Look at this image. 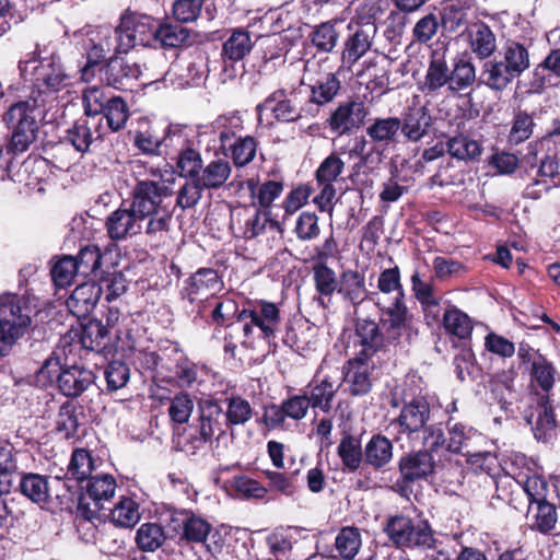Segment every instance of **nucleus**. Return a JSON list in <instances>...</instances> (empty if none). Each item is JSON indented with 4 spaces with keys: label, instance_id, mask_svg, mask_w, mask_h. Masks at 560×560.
<instances>
[{
    "label": "nucleus",
    "instance_id": "72a5a7b5",
    "mask_svg": "<svg viewBox=\"0 0 560 560\" xmlns=\"http://www.w3.org/2000/svg\"><path fill=\"white\" fill-rule=\"evenodd\" d=\"M246 186L250 192L254 203H257L261 209H269L272 202L282 194L283 182L268 179L262 183L254 178L246 180Z\"/></svg>",
    "mask_w": 560,
    "mask_h": 560
},
{
    "label": "nucleus",
    "instance_id": "c03bdc74",
    "mask_svg": "<svg viewBox=\"0 0 560 560\" xmlns=\"http://www.w3.org/2000/svg\"><path fill=\"white\" fill-rule=\"evenodd\" d=\"M442 325L447 334L458 339L470 338L474 328L470 317L457 307L443 313Z\"/></svg>",
    "mask_w": 560,
    "mask_h": 560
},
{
    "label": "nucleus",
    "instance_id": "6e6d98bb",
    "mask_svg": "<svg viewBox=\"0 0 560 560\" xmlns=\"http://www.w3.org/2000/svg\"><path fill=\"white\" fill-rule=\"evenodd\" d=\"M535 122L530 114L525 110H518L515 113L510 133L508 136V142L511 145H517L528 140L534 131Z\"/></svg>",
    "mask_w": 560,
    "mask_h": 560
},
{
    "label": "nucleus",
    "instance_id": "58836bf2",
    "mask_svg": "<svg viewBox=\"0 0 560 560\" xmlns=\"http://www.w3.org/2000/svg\"><path fill=\"white\" fill-rule=\"evenodd\" d=\"M311 98L310 103L316 105H325L330 103L341 89V82L338 75L334 72H326L319 75L313 83L310 84Z\"/></svg>",
    "mask_w": 560,
    "mask_h": 560
},
{
    "label": "nucleus",
    "instance_id": "8fccbe9b",
    "mask_svg": "<svg viewBox=\"0 0 560 560\" xmlns=\"http://www.w3.org/2000/svg\"><path fill=\"white\" fill-rule=\"evenodd\" d=\"M296 542L289 530H275L266 538L269 552L276 560H291L293 545Z\"/></svg>",
    "mask_w": 560,
    "mask_h": 560
},
{
    "label": "nucleus",
    "instance_id": "1a4fd4ad",
    "mask_svg": "<svg viewBox=\"0 0 560 560\" xmlns=\"http://www.w3.org/2000/svg\"><path fill=\"white\" fill-rule=\"evenodd\" d=\"M237 322H245L243 332L245 337L253 334V326L261 331L264 338L269 339L275 336L281 324V314L277 304L257 300L252 306L241 311Z\"/></svg>",
    "mask_w": 560,
    "mask_h": 560
},
{
    "label": "nucleus",
    "instance_id": "864d4df0",
    "mask_svg": "<svg viewBox=\"0 0 560 560\" xmlns=\"http://www.w3.org/2000/svg\"><path fill=\"white\" fill-rule=\"evenodd\" d=\"M218 138L222 149H226L232 139L240 137L243 131V119L236 114L219 116L214 121Z\"/></svg>",
    "mask_w": 560,
    "mask_h": 560
},
{
    "label": "nucleus",
    "instance_id": "4c0bfd02",
    "mask_svg": "<svg viewBox=\"0 0 560 560\" xmlns=\"http://www.w3.org/2000/svg\"><path fill=\"white\" fill-rule=\"evenodd\" d=\"M337 454L342 463L345 471H357L364 457L360 438L353 436L349 433L343 434L337 447Z\"/></svg>",
    "mask_w": 560,
    "mask_h": 560
},
{
    "label": "nucleus",
    "instance_id": "5701e85b",
    "mask_svg": "<svg viewBox=\"0 0 560 560\" xmlns=\"http://www.w3.org/2000/svg\"><path fill=\"white\" fill-rule=\"evenodd\" d=\"M425 50L430 57V65L422 89L427 88L429 91H436L446 83L451 84V74L445 61L447 51L446 45L436 42L435 47H433V45H427Z\"/></svg>",
    "mask_w": 560,
    "mask_h": 560
},
{
    "label": "nucleus",
    "instance_id": "6e6552de",
    "mask_svg": "<svg viewBox=\"0 0 560 560\" xmlns=\"http://www.w3.org/2000/svg\"><path fill=\"white\" fill-rule=\"evenodd\" d=\"M159 20L153 16L125 10L118 21V30L121 34L127 52L136 46L153 47Z\"/></svg>",
    "mask_w": 560,
    "mask_h": 560
},
{
    "label": "nucleus",
    "instance_id": "4be33fe9",
    "mask_svg": "<svg viewBox=\"0 0 560 560\" xmlns=\"http://www.w3.org/2000/svg\"><path fill=\"white\" fill-rule=\"evenodd\" d=\"M103 118L83 117L67 130V140L78 152L86 153L91 144L103 137Z\"/></svg>",
    "mask_w": 560,
    "mask_h": 560
},
{
    "label": "nucleus",
    "instance_id": "e433bc0d",
    "mask_svg": "<svg viewBox=\"0 0 560 560\" xmlns=\"http://www.w3.org/2000/svg\"><path fill=\"white\" fill-rule=\"evenodd\" d=\"M338 293L353 305L360 304L368 295L364 276L357 270L342 271Z\"/></svg>",
    "mask_w": 560,
    "mask_h": 560
},
{
    "label": "nucleus",
    "instance_id": "2f4dec72",
    "mask_svg": "<svg viewBox=\"0 0 560 560\" xmlns=\"http://www.w3.org/2000/svg\"><path fill=\"white\" fill-rule=\"evenodd\" d=\"M34 77L38 85H43L49 91L61 90L67 85L68 80L61 65L56 62L54 57L40 61L34 70Z\"/></svg>",
    "mask_w": 560,
    "mask_h": 560
},
{
    "label": "nucleus",
    "instance_id": "0e129e2a",
    "mask_svg": "<svg viewBox=\"0 0 560 560\" xmlns=\"http://www.w3.org/2000/svg\"><path fill=\"white\" fill-rule=\"evenodd\" d=\"M336 549L343 559H353L361 546V535L355 527H343L336 537Z\"/></svg>",
    "mask_w": 560,
    "mask_h": 560
},
{
    "label": "nucleus",
    "instance_id": "e2e57ef3",
    "mask_svg": "<svg viewBox=\"0 0 560 560\" xmlns=\"http://www.w3.org/2000/svg\"><path fill=\"white\" fill-rule=\"evenodd\" d=\"M422 547L428 550L425 560H453L443 541L434 538L427 520H422Z\"/></svg>",
    "mask_w": 560,
    "mask_h": 560
},
{
    "label": "nucleus",
    "instance_id": "680f3d73",
    "mask_svg": "<svg viewBox=\"0 0 560 560\" xmlns=\"http://www.w3.org/2000/svg\"><path fill=\"white\" fill-rule=\"evenodd\" d=\"M109 98L103 88L96 85L86 88L82 96L85 116L101 118L100 115L108 105Z\"/></svg>",
    "mask_w": 560,
    "mask_h": 560
},
{
    "label": "nucleus",
    "instance_id": "7ed1b4c3",
    "mask_svg": "<svg viewBox=\"0 0 560 560\" xmlns=\"http://www.w3.org/2000/svg\"><path fill=\"white\" fill-rule=\"evenodd\" d=\"M168 188L154 180H138L132 187L130 207L144 221V233L158 237L168 232L172 214L163 207V198L170 196Z\"/></svg>",
    "mask_w": 560,
    "mask_h": 560
},
{
    "label": "nucleus",
    "instance_id": "de8ad7c7",
    "mask_svg": "<svg viewBox=\"0 0 560 560\" xmlns=\"http://www.w3.org/2000/svg\"><path fill=\"white\" fill-rule=\"evenodd\" d=\"M450 74L451 88L454 90H464L472 85L476 80V70L471 57L467 52L458 56L454 60V67Z\"/></svg>",
    "mask_w": 560,
    "mask_h": 560
},
{
    "label": "nucleus",
    "instance_id": "13d9d810",
    "mask_svg": "<svg viewBox=\"0 0 560 560\" xmlns=\"http://www.w3.org/2000/svg\"><path fill=\"white\" fill-rule=\"evenodd\" d=\"M74 262L80 276L86 278L95 275L102 265L100 248L95 245H86L74 257Z\"/></svg>",
    "mask_w": 560,
    "mask_h": 560
},
{
    "label": "nucleus",
    "instance_id": "338daca9",
    "mask_svg": "<svg viewBox=\"0 0 560 560\" xmlns=\"http://www.w3.org/2000/svg\"><path fill=\"white\" fill-rule=\"evenodd\" d=\"M226 401L228 408L224 418L228 424H244L252 418L253 409L246 399L240 396H232L226 398Z\"/></svg>",
    "mask_w": 560,
    "mask_h": 560
},
{
    "label": "nucleus",
    "instance_id": "69168bd1",
    "mask_svg": "<svg viewBox=\"0 0 560 560\" xmlns=\"http://www.w3.org/2000/svg\"><path fill=\"white\" fill-rule=\"evenodd\" d=\"M177 167L180 172V176L186 178H199L203 167L200 153L190 147L180 150L177 159Z\"/></svg>",
    "mask_w": 560,
    "mask_h": 560
},
{
    "label": "nucleus",
    "instance_id": "09e8293b",
    "mask_svg": "<svg viewBox=\"0 0 560 560\" xmlns=\"http://www.w3.org/2000/svg\"><path fill=\"white\" fill-rule=\"evenodd\" d=\"M446 145L451 156L463 161L478 160L482 152V148L478 141L469 139L464 135L450 138L446 141Z\"/></svg>",
    "mask_w": 560,
    "mask_h": 560
},
{
    "label": "nucleus",
    "instance_id": "a19ab883",
    "mask_svg": "<svg viewBox=\"0 0 560 560\" xmlns=\"http://www.w3.org/2000/svg\"><path fill=\"white\" fill-rule=\"evenodd\" d=\"M258 141L253 136L237 137L226 147V155L231 158L235 167H244L256 158Z\"/></svg>",
    "mask_w": 560,
    "mask_h": 560
},
{
    "label": "nucleus",
    "instance_id": "052dcab7",
    "mask_svg": "<svg viewBox=\"0 0 560 560\" xmlns=\"http://www.w3.org/2000/svg\"><path fill=\"white\" fill-rule=\"evenodd\" d=\"M350 155L360 158L357 164L358 168L373 170L378 166L383 161V152L377 147L373 145L368 149V141L365 138H357L353 148L350 150Z\"/></svg>",
    "mask_w": 560,
    "mask_h": 560
},
{
    "label": "nucleus",
    "instance_id": "f3484780",
    "mask_svg": "<svg viewBox=\"0 0 560 560\" xmlns=\"http://www.w3.org/2000/svg\"><path fill=\"white\" fill-rule=\"evenodd\" d=\"M462 36L479 60H487L497 50V36L483 21L467 23Z\"/></svg>",
    "mask_w": 560,
    "mask_h": 560
},
{
    "label": "nucleus",
    "instance_id": "774afa93",
    "mask_svg": "<svg viewBox=\"0 0 560 560\" xmlns=\"http://www.w3.org/2000/svg\"><path fill=\"white\" fill-rule=\"evenodd\" d=\"M75 276H80L73 256L59 258L51 268V278L58 288L70 285Z\"/></svg>",
    "mask_w": 560,
    "mask_h": 560
},
{
    "label": "nucleus",
    "instance_id": "423d86ee",
    "mask_svg": "<svg viewBox=\"0 0 560 560\" xmlns=\"http://www.w3.org/2000/svg\"><path fill=\"white\" fill-rule=\"evenodd\" d=\"M85 50L86 63L81 69L82 79L88 81L94 75L93 68L109 58H116L126 55L127 49L124 44L118 25L98 26L86 33L83 44Z\"/></svg>",
    "mask_w": 560,
    "mask_h": 560
},
{
    "label": "nucleus",
    "instance_id": "f8f14e48",
    "mask_svg": "<svg viewBox=\"0 0 560 560\" xmlns=\"http://www.w3.org/2000/svg\"><path fill=\"white\" fill-rule=\"evenodd\" d=\"M80 342L86 350L97 353L110 354L113 352H126L135 349V341H121L117 336V341L112 343L108 328L101 320H89L81 330Z\"/></svg>",
    "mask_w": 560,
    "mask_h": 560
},
{
    "label": "nucleus",
    "instance_id": "cd10ccee",
    "mask_svg": "<svg viewBox=\"0 0 560 560\" xmlns=\"http://www.w3.org/2000/svg\"><path fill=\"white\" fill-rule=\"evenodd\" d=\"M293 95V91L288 92L284 89H279L266 98L265 104L267 106L275 103V105L271 106V112L277 120L293 122L304 117V109L298 106L294 97H290Z\"/></svg>",
    "mask_w": 560,
    "mask_h": 560
},
{
    "label": "nucleus",
    "instance_id": "9b49d317",
    "mask_svg": "<svg viewBox=\"0 0 560 560\" xmlns=\"http://www.w3.org/2000/svg\"><path fill=\"white\" fill-rule=\"evenodd\" d=\"M552 387H530V396L535 409L536 419L533 421L534 412L526 417L527 422L532 425L534 436L538 441L547 442L551 439L557 428L556 415L550 402L549 392Z\"/></svg>",
    "mask_w": 560,
    "mask_h": 560
},
{
    "label": "nucleus",
    "instance_id": "a878e982",
    "mask_svg": "<svg viewBox=\"0 0 560 560\" xmlns=\"http://www.w3.org/2000/svg\"><path fill=\"white\" fill-rule=\"evenodd\" d=\"M384 532L397 548H415L420 545V527H416L407 516H390Z\"/></svg>",
    "mask_w": 560,
    "mask_h": 560
},
{
    "label": "nucleus",
    "instance_id": "2eb2a0df",
    "mask_svg": "<svg viewBox=\"0 0 560 560\" xmlns=\"http://www.w3.org/2000/svg\"><path fill=\"white\" fill-rule=\"evenodd\" d=\"M368 115L366 106L358 100L339 104L328 118L329 128L338 135L350 133L359 129Z\"/></svg>",
    "mask_w": 560,
    "mask_h": 560
},
{
    "label": "nucleus",
    "instance_id": "b1692460",
    "mask_svg": "<svg viewBox=\"0 0 560 560\" xmlns=\"http://www.w3.org/2000/svg\"><path fill=\"white\" fill-rule=\"evenodd\" d=\"M116 487V480L109 474L91 476L85 486V492L79 494L78 508L88 510L86 498H89L94 502L96 510L104 509L103 501H108L114 497Z\"/></svg>",
    "mask_w": 560,
    "mask_h": 560
},
{
    "label": "nucleus",
    "instance_id": "a18cd8bd",
    "mask_svg": "<svg viewBox=\"0 0 560 560\" xmlns=\"http://www.w3.org/2000/svg\"><path fill=\"white\" fill-rule=\"evenodd\" d=\"M253 48L250 33L248 31L236 28L230 37L223 43L222 56L234 61H243Z\"/></svg>",
    "mask_w": 560,
    "mask_h": 560
},
{
    "label": "nucleus",
    "instance_id": "dca6fc26",
    "mask_svg": "<svg viewBox=\"0 0 560 560\" xmlns=\"http://www.w3.org/2000/svg\"><path fill=\"white\" fill-rule=\"evenodd\" d=\"M68 400L59 407L55 430L66 440L78 436L80 422L78 418V406L73 399L80 397L88 387H58Z\"/></svg>",
    "mask_w": 560,
    "mask_h": 560
},
{
    "label": "nucleus",
    "instance_id": "603ef678",
    "mask_svg": "<svg viewBox=\"0 0 560 560\" xmlns=\"http://www.w3.org/2000/svg\"><path fill=\"white\" fill-rule=\"evenodd\" d=\"M176 376L179 381L199 385L206 383H213L214 375L206 365H198L189 360H183L176 365Z\"/></svg>",
    "mask_w": 560,
    "mask_h": 560
},
{
    "label": "nucleus",
    "instance_id": "79ce46f5",
    "mask_svg": "<svg viewBox=\"0 0 560 560\" xmlns=\"http://www.w3.org/2000/svg\"><path fill=\"white\" fill-rule=\"evenodd\" d=\"M470 9V0H448L439 12L441 26L444 31L456 32L466 23L467 11Z\"/></svg>",
    "mask_w": 560,
    "mask_h": 560
},
{
    "label": "nucleus",
    "instance_id": "ea45409f",
    "mask_svg": "<svg viewBox=\"0 0 560 560\" xmlns=\"http://www.w3.org/2000/svg\"><path fill=\"white\" fill-rule=\"evenodd\" d=\"M231 173L232 166L228 160L215 159L202 167L198 179L206 189H219L230 178Z\"/></svg>",
    "mask_w": 560,
    "mask_h": 560
},
{
    "label": "nucleus",
    "instance_id": "37998d69",
    "mask_svg": "<svg viewBox=\"0 0 560 560\" xmlns=\"http://www.w3.org/2000/svg\"><path fill=\"white\" fill-rule=\"evenodd\" d=\"M155 37L153 47L159 45L163 48H176L189 40L190 32L182 25L159 21Z\"/></svg>",
    "mask_w": 560,
    "mask_h": 560
},
{
    "label": "nucleus",
    "instance_id": "bf43d9fd",
    "mask_svg": "<svg viewBox=\"0 0 560 560\" xmlns=\"http://www.w3.org/2000/svg\"><path fill=\"white\" fill-rule=\"evenodd\" d=\"M532 382L537 385H553L556 382L557 370L553 364L538 351H535L532 364L527 368Z\"/></svg>",
    "mask_w": 560,
    "mask_h": 560
},
{
    "label": "nucleus",
    "instance_id": "4d7b16f0",
    "mask_svg": "<svg viewBox=\"0 0 560 560\" xmlns=\"http://www.w3.org/2000/svg\"><path fill=\"white\" fill-rule=\"evenodd\" d=\"M102 114H104L108 128L112 131H119L128 120L129 109L122 97L113 96Z\"/></svg>",
    "mask_w": 560,
    "mask_h": 560
},
{
    "label": "nucleus",
    "instance_id": "c9c22d12",
    "mask_svg": "<svg viewBox=\"0 0 560 560\" xmlns=\"http://www.w3.org/2000/svg\"><path fill=\"white\" fill-rule=\"evenodd\" d=\"M500 59L505 67L517 78L529 68V52L527 47L516 40L509 39L504 44Z\"/></svg>",
    "mask_w": 560,
    "mask_h": 560
},
{
    "label": "nucleus",
    "instance_id": "a211bd4d",
    "mask_svg": "<svg viewBox=\"0 0 560 560\" xmlns=\"http://www.w3.org/2000/svg\"><path fill=\"white\" fill-rule=\"evenodd\" d=\"M528 93L541 94L560 85V49H553L536 66L528 81Z\"/></svg>",
    "mask_w": 560,
    "mask_h": 560
},
{
    "label": "nucleus",
    "instance_id": "0eeeda50",
    "mask_svg": "<svg viewBox=\"0 0 560 560\" xmlns=\"http://www.w3.org/2000/svg\"><path fill=\"white\" fill-rule=\"evenodd\" d=\"M407 141L420 140V107L410 106L401 117L375 118L366 128V135L377 144L389 145L396 141L398 132Z\"/></svg>",
    "mask_w": 560,
    "mask_h": 560
},
{
    "label": "nucleus",
    "instance_id": "f704fd0d",
    "mask_svg": "<svg viewBox=\"0 0 560 560\" xmlns=\"http://www.w3.org/2000/svg\"><path fill=\"white\" fill-rule=\"evenodd\" d=\"M393 457V444L389 439L382 434L371 438L364 448L365 464L380 470L387 465Z\"/></svg>",
    "mask_w": 560,
    "mask_h": 560
},
{
    "label": "nucleus",
    "instance_id": "4468645a",
    "mask_svg": "<svg viewBox=\"0 0 560 560\" xmlns=\"http://www.w3.org/2000/svg\"><path fill=\"white\" fill-rule=\"evenodd\" d=\"M105 229L113 242H121L144 232L145 221L130 206L120 207L106 218Z\"/></svg>",
    "mask_w": 560,
    "mask_h": 560
},
{
    "label": "nucleus",
    "instance_id": "f257e3e1",
    "mask_svg": "<svg viewBox=\"0 0 560 560\" xmlns=\"http://www.w3.org/2000/svg\"><path fill=\"white\" fill-rule=\"evenodd\" d=\"M383 315L380 324L369 318H358L357 320L355 336L361 346L358 354L363 358L373 357L387 345L397 340L412 319L399 298L384 311Z\"/></svg>",
    "mask_w": 560,
    "mask_h": 560
},
{
    "label": "nucleus",
    "instance_id": "473e14b6",
    "mask_svg": "<svg viewBox=\"0 0 560 560\" xmlns=\"http://www.w3.org/2000/svg\"><path fill=\"white\" fill-rule=\"evenodd\" d=\"M515 78L517 77L501 60H487L482 66L479 80L493 91H503Z\"/></svg>",
    "mask_w": 560,
    "mask_h": 560
},
{
    "label": "nucleus",
    "instance_id": "412c9836",
    "mask_svg": "<svg viewBox=\"0 0 560 560\" xmlns=\"http://www.w3.org/2000/svg\"><path fill=\"white\" fill-rule=\"evenodd\" d=\"M528 494V515L532 514L533 523L530 529L541 535H553L558 522L557 506L540 497L527 491Z\"/></svg>",
    "mask_w": 560,
    "mask_h": 560
},
{
    "label": "nucleus",
    "instance_id": "393cba45",
    "mask_svg": "<svg viewBox=\"0 0 560 560\" xmlns=\"http://www.w3.org/2000/svg\"><path fill=\"white\" fill-rule=\"evenodd\" d=\"M142 75L141 65L125 59L109 58L105 66V80L116 90H126Z\"/></svg>",
    "mask_w": 560,
    "mask_h": 560
},
{
    "label": "nucleus",
    "instance_id": "20e7f679",
    "mask_svg": "<svg viewBox=\"0 0 560 560\" xmlns=\"http://www.w3.org/2000/svg\"><path fill=\"white\" fill-rule=\"evenodd\" d=\"M36 314L31 300L25 295L3 293L0 295V355H8L13 345L28 330Z\"/></svg>",
    "mask_w": 560,
    "mask_h": 560
},
{
    "label": "nucleus",
    "instance_id": "39448f33",
    "mask_svg": "<svg viewBox=\"0 0 560 560\" xmlns=\"http://www.w3.org/2000/svg\"><path fill=\"white\" fill-rule=\"evenodd\" d=\"M39 115L37 100L30 97L12 104L3 115V122L11 131L8 151L14 154L25 152L35 141Z\"/></svg>",
    "mask_w": 560,
    "mask_h": 560
},
{
    "label": "nucleus",
    "instance_id": "5fc2aeb1",
    "mask_svg": "<svg viewBox=\"0 0 560 560\" xmlns=\"http://www.w3.org/2000/svg\"><path fill=\"white\" fill-rule=\"evenodd\" d=\"M109 511L112 522L119 527H132L139 520L138 504L131 498L122 497Z\"/></svg>",
    "mask_w": 560,
    "mask_h": 560
},
{
    "label": "nucleus",
    "instance_id": "bb28decb",
    "mask_svg": "<svg viewBox=\"0 0 560 560\" xmlns=\"http://www.w3.org/2000/svg\"><path fill=\"white\" fill-rule=\"evenodd\" d=\"M102 289L95 282H83L72 291L67 300V306L77 317L88 316L96 306Z\"/></svg>",
    "mask_w": 560,
    "mask_h": 560
},
{
    "label": "nucleus",
    "instance_id": "3c124183",
    "mask_svg": "<svg viewBox=\"0 0 560 560\" xmlns=\"http://www.w3.org/2000/svg\"><path fill=\"white\" fill-rule=\"evenodd\" d=\"M94 469V459L90 451L85 448L73 450L68 465V475L72 479L82 482L91 477Z\"/></svg>",
    "mask_w": 560,
    "mask_h": 560
},
{
    "label": "nucleus",
    "instance_id": "ddd939ff",
    "mask_svg": "<svg viewBox=\"0 0 560 560\" xmlns=\"http://www.w3.org/2000/svg\"><path fill=\"white\" fill-rule=\"evenodd\" d=\"M223 288V281L217 270L200 268L186 281L183 296L190 303H203L213 298Z\"/></svg>",
    "mask_w": 560,
    "mask_h": 560
},
{
    "label": "nucleus",
    "instance_id": "6ab92c4d",
    "mask_svg": "<svg viewBox=\"0 0 560 560\" xmlns=\"http://www.w3.org/2000/svg\"><path fill=\"white\" fill-rule=\"evenodd\" d=\"M375 34L376 25L374 23H365L353 34L349 35L341 52L342 66L351 70L352 67L371 50Z\"/></svg>",
    "mask_w": 560,
    "mask_h": 560
},
{
    "label": "nucleus",
    "instance_id": "c85d7f7f",
    "mask_svg": "<svg viewBox=\"0 0 560 560\" xmlns=\"http://www.w3.org/2000/svg\"><path fill=\"white\" fill-rule=\"evenodd\" d=\"M19 492L32 503L43 505L50 501L49 477L37 472H22Z\"/></svg>",
    "mask_w": 560,
    "mask_h": 560
},
{
    "label": "nucleus",
    "instance_id": "7c9ffc66",
    "mask_svg": "<svg viewBox=\"0 0 560 560\" xmlns=\"http://www.w3.org/2000/svg\"><path fill=\"white\" fill-rule=\"evenodd\" d=\"M313 279L315 289L318 293L316 301L324 308L328 307L334 292H338L340 278L336 277V272L325 264H316L313 267Z\"/></svg>",
    "mask_w": 560,
    "mask_h": 560
},
{
    "label": "nucleus",
    "instance_id": "aec40b11",
    "mask_svg": "<svg viewBox=\"0 0 560 560\" xmlns=\"http://www.w3.org/2000/svg\"><path fill=\"white\" fill-rule=\"evenodd\" d=\"M368 359L357 354L355 359L348 361V364L342 368L341 372H339L338 368L334 371L336 377L325 374L329 366L323 364L318 371L316 382H319V385H332L342 380V382L350 385H365L369 382V365L365 362Z\"/></svg>",
    "mask_w": 560,
    "mask_h": 560
},
{
    "label": "nucleus",
    "instance_id": "c756f323",
    "mask_svg": "<svg viewBox=\"0 0 560 560\" xmlns=\"http://www.w3.org/2000/svg\"><path fill=\"white\" fill-rule=\"evenodd\" d=\"M399 472L400 478L395 485L397 491L407 499H410V494H413L415 500L418 501V493H413L411 485L420 479V451L400 458Z\"/></svg>",
    "mask_w": 560,
    "mask_h": 560
},
{
    "label": "nucleus",
    "instance_id": "9d476101",
    "mask_svg": "<svg viewBox=\"0 0 560 560\" xmlns=\"http://www.w3.org/2000/svg\"><path fill=\"white\" fill-rule=\"evenodd\" d=\"M95 375L92 371L79 366H62L58 358L45 360L36 373L37 385H93Z\"/></svg>",
    "mask_w": 560,
    "mask_h": 560
},
{
    "label": "nucleus",
    "instance_id": "49530a36",
    "mask_svg": "<svg viewBox=\"0 0 560 560\" xmlns=\"http://www.w3.org/2000/svg\"><path fill=\"white\" fill-rule=\"evenodd\" d=\"M165 539L164 528L158 523H143L136 533L137 547L143 552L158 550Z\"/></svg>",
    "mask_w": 560,
    "mask_h": 560
},
{
    "label": "nucleus",
    "instance_id": "f03ea898",
    "mask_svg": "<svg viewBox=\"0 0 560 560\" xmlns=\"http://www.w3.org/2000/svg\"><path fill=\"white\" fill-rule=\"evenodd\" d=\"M425 407L428 405L422 400V479L428 480L436 468L443 466L448 453H462L467 438L464 427L459 424L452 429H447L443 422L428 425Z\"/></svg>",
    "mask_w": 560,
    "mask_h": 560
}]
</instances>
